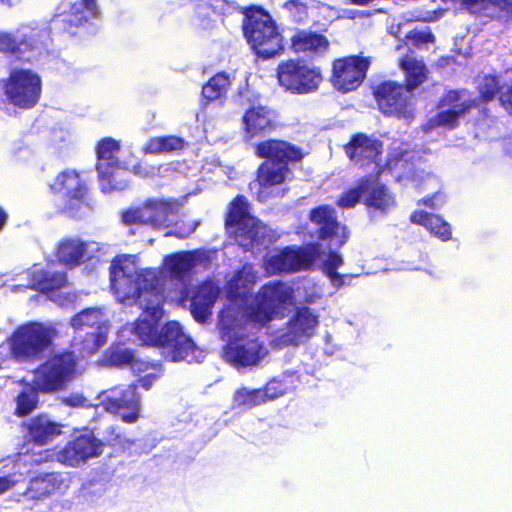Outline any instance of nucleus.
<instances>
[{
	"label": "nucleus",
	"instance_id": "21",
	"mask_svg": "<svg viewBox=\"0 0 512 512\" xmlns=\"http://www.w3.org/2000/svg\"><path fill=\"white\" fill-rule=\"evenodd\" d=\"M276 115L272 109L260 103L253 102L244 112L241 118V130L243 139L250 141L272 131Z\"/></svg>",
	"mask_w": 512,
	"mask_h": 512
},
{
	"label": "nucleus",
	"instance_id": "48",
	"mask_svg": "<svg viewBox=\"0 0 512 512\" xmlns=\"http://www.w3.org/2000/svg\"><path fill=\"white\" fill-rule=\"evenodd\" d=\"M421 202L432 209H438L444 204L445 197L441 193H435L431 197L424 198Z\"/></svg>",
	"mask_w": 512,
	"mask_h": 512
},
{
	"label": "nucleus",
	"instance_id": "59",
	"mask_svg": "<svg viewBox=\"0 0 512 512\" xmlns=\"http://www.w3.org/2000/svg\"><path fill=\"white\" fill-rule=\"evenodd\" d=\"M67 136V132H64V136L62 137V139H65Z\"/></svg>",
	"mask_w": 512,
	"mask_h": 512
},
{
	"label": "nucleus",
	"instance_id": "58",
	"mask_svg": "<svg viewBox=\"0 0 512 512\" xmlns=\"http://www.w3.org/2000/svg\"><path fill=\"white\" fill-rule=\"evenodd\" d=\"M423 38H424V41H428V40H432L433 39V36L429 33H426V34H423Z\"/></svg>",
	"mask_w": 512,
	"mask_h": 512
},
{
	"label": "nucleus",
	"instance_id": "7",
	"mask_svg": "<svg viewBox=\"0 0 512 512\" xmlns=\"http://www.w3.org/2000/svg\"><path fill=\"white\" fill-rule=\"evenodd\" d=\"M71 326L78 334V349L80 355L85 358L107 342L110 324L103 311L99 308H89L81 311L71 319Z\"/></svg>",
	"mask_w": 512,
	"mask_h": 512
},
{
	"label": "nucleus",
	"instance_id": "51",
	"mask_svg": "<svg viewBox=\"0 0 512 512\" xmlns=\"http://www.w3.org/2000/svg\"><path fill=\"white\" fill-rule=\"evenodd\" d=\"M17 481L11 477H0V494L13 487Z\"/></svg>",
	"mask_w": 512,
	"mask_h": 512
},
{
	"label": "nucleus",
	"instance_id": "8",
	"mask_svg": "<svg viewBox=\"0 0 512 512\" xmlns=\"http://www.w3.org/2000/svg\"><path fill=\"white\" fill-rule=\"evenodd\" d=\"M244 33L252 49L263 58L273 57L282 50V38L274 21L261 9L247 16Z\"/></svg>",
	"mask_w": 512,
	"mask_h": 512
},
{
	"label": "nucleus",
	"instance_id": "54",
	"mask_svg": "<svg viewBox=\"0 0 512 512\" xmlns=\"http://www.w3.org/2000/svg\"><path fill=\"white\" fill-rule=\"evenodd\" d=\"M196 226L197 224L196 223H193L189 226L188 229L184 230V231H181V232H178L177 235L180 236V237H187L189 236L191 233L194 232V230L196 229Z\"/></svg>",
	"mask_w": 512,
	"mask_h": 512
},
{
	"label": "nucleus",
	"instance_id": "50",
	"mask_svg": "<svg viewBox=\"0 0 512 512\" xmlns=\"http://www.w3.org/2000/svg\"><path fill=\"white\" fill-rule=\"evenodd\" d=\"M64 402L69 406L77 407V406H84L86 399L84 397H82L81 395L76 394V395H71V396L65 398Z\"/></svg>",
	"mask_w": 512,
	"mask_h": 512
},
{
	"label": "nucleus",
	"instance_id": "28",
	"mask_svg": "<svg viewBox=\"0 0 512 512\" xmlns=\"http://www.w3.org/2000/svg\"><path fill=\"white\" fill-rule=\"evenodd\" d=\"M91 243L79 238H66L59 242L56 256L59 262L74 267L82 264L91 257Z\"/></svg>",
	"mask_w": 512,
	"mask_h": 512
},
{
	"label": "nucleus",
	"instance_id": "45",
	"mask_svg": "<svg viewBox=\"0 0 512 512\" xmlns=\"http://www.w3.org/2000/svg\"><path fill=\"white\" fill-rule=\"evenodd\" d=\"M498 90V82L494 76H485L480 83L479 91L484 101L491 100Z\"/></svg>",
	"mask_w": 512,
	"mask_h": 512
},
{
	"label": "nucleus",
	"instance_id": "38",
	"mask_svg": "<svg viewBox=\"0 0 512 512\" xmlns=\"http://www.w3.org/2000/svg\"><path fill=\"white\" fill-rule=\"evenodd\" d=\"M413 153L405 148H393V152L387 161V167L393 171L399 179L410 177L409 161L413 159Z\"/></svg>",
	"mask_w": 512,
	"mask_h": 512
},
{
	"label": "nucleus",
	"instance_id": "42",
	"mask_svg": "<svg viewBox=\"0 0 512 512\" xmlns=\"http://www.w3.org/2000/svg\"><path fill=\"white\" fill-rule=\"evenodd\" d=\"M366 193V179L359 182V184L344 192L337 201V205L341 208L354 207L361 198L365 200Z\"/></svg>",
	"mask_w": 512,
	"mask_h": 512
},
{
	"label": "nucleus",
	"instance_id": "27",
	"mask_svg": "<svg viewBox=\"0 0 512 512\" xmlns=\"http://www.w3.org/2000/svg\"><path fill=\"white\" fill-rule=\"evenodd\" d=\"M347 156L355 163H376L381 152V144L378 140L365 134H357L345 146Z\"/></svg>",
	"mask_w": 512,
	"mask_h": 512
},
{
	"label": "nucleus",
	"instance_id": "17",
	"mask_svg": "<svg viewBox=\"0 0 512 512\" xmlns=\"http://www.w3.org/2000/svg\"><path fill=\"white\" fill-rule=\"evenodd\" d=\"M257 275L251 265H244L241 270L228 281L227 300L223 309L231 308L236 317H248V293L252 290Z\"/></svg>",
	"mask_w": 512,
	"mask_h": 512
},
{
	"label": "nucleus",
	"instance_id": "22",
	"mask_svg": "<svg viewBox=\"0 0 512 512\" xmlns=\"http://www.w3.org/2000/svg\"><path fill=\"white\" fill-rule=\"evenodd\" d=\"M475 104L466 92L450 91L441 101L442 110L429 121L428 127L452 129L458 124L459 117Z\"/></svg>",
	"mask_w": 512,
	"mask_h": 512
},
{
	"label": "nucleus",
	"instance_id": "4",
	"mask_svg": "<svg viewBox=\"0 0 512 512\" xmlns=\"http://www.w3.org/2000/svg\"><path fill=\"white\" fill-rule=\"evenodd\" d=\"M323 295L321 286L313 284L311 292H306L303 298L296 294L292 285L286 282L274 281L265 284L250 303L248 317L254 324L265 325L283 314L284 310L297 301L314 303Z\"/></svg>",
	"mask_w": 512,
	"mask_h": 512
},
{
	"label": "nucleus",
	"instance_id": "39",
	"mask_svg": "<svg viewBox=\"0 0 512 512\" xmlns=\"http://www.w3.org/2000/svg\"><path fill=\"white\" fill-rule=\"evenodd\" d=\"M229 86V76L226 73H218L203 86L202 95L207 100H216L226 93Z\"/></svg>",
	"mask_w": 512,
	"mask_h": 512
},
{
	"label": "nucleus",
	"instance_id": "46",
	"mask_svg": "<svg viewBox=\"0 0 512 512\" xmlns=\"http://www.w3.org/2000/svg\"><path fill=\"white\" fill-rule=\"evenodd\" d=\"M284 8L288 10L296 20H302L306 17V6L299 0H290L284 4Z\"/></svg>",
	"mask_w": 512,
	"mask_h": 512
},
{
	"label": "nucleus",
	"instance_id": "60",
	"mask_svg": "<svg viewBox=\"0 0 512 512\" xmlns=\"http://www.w3.org/2000/svg\"><path fill=\"white\" fill-rule=\"evenodd\" d=\"M2 366V363H0V367Z\"/></svg>",
	"mask_w": 512,
	"mask_h": 512
},
{
	"label": "nucleus",
	"instance_id": "31",
	"mask_svg": "<svg viewBox=\"0 0 512 512\" xmlns=\"http://www.w3.org/2000/svg\"><path fill=\"white\" fill-rule=\"evenodd\" d=\"M63 425L47 415H39L28 424V437L31 441L45 445L61 435Z\"/></svg>",
	"mask_w": 512,
	"mask_h": 512
},
{
	"label": "nucleus",
	"instance_id": "18",
	"mask_svg": "<svg viewBox=\"0 0 512 512\" xmlns=\"http://www.w3.org/2000/svg\"><path fill=\"white\" fill-rule=\"evenodd\" d=\"M318 316L309 308L297 309L287 326L273 340L276 346H297L310 339L318 326Z\"/></svg>",
	"mask_w": 512,
	"mask_h": 512
},
{
	"label": "nucleus",
	"instance_id": "2",
	"mask_svg": "<svg viewBox=\"0 0 512 512\" xmlns=\"http://www.w3.org/2000/svg\"><path fill=\"white\" fill-rule=\"evenodd\" d=\"M316 260L322 263L334 287L339 288L344 284L343 276L336 272L343 263L342 257L331 250L327 251L320 243L274 249L265 256L263 267L269 275L293 273L308 269Z\"/></svg>",
	"mask_w": 512,
	"mask_h": 512
},
{
	"label": "nucleus",
	"instance_id": "32",
	"mask_svg": "<svg viewBox=\"0 0 512 512\" xmlns=\"http://www.w3.org/2000/svg\"><path fill=\"white\" fill-rule=\"evenodd\" d=\"M219 294L218 287L207 282L199 287L191 300V313L195 320L204 322L211 315L212 306Z\"/></svg>",
	"mask_w": 512,
	"mask_h": 512
},
{
	"label": "nucleus",
	"instance_id": "57",
	"mask_svg": "<svg viewBox=\"0 0 512 512\" xmlns=\"http://www.w3.org/2000/svg\"><path fill=\"white\" fill-rule=\"evenodd\" d=\"M2 2L7 3L9 6L16 4L19 0H1Z\"/></svg>",
	"mask_w": 512,
	"mask_h": 512
},
{
	"label": "nucleus",
	"instance_id": "20",
	"mask_svg": "<svg viewBox=\"0 0 512 512\" xmlns=\"http://www.w3.org/2000/svg\"><path fill=\"white\" fill-rule=\"evenodd\" d=\"M102 450L103 443L91 432L85 431L60 450L57 459L65 465L77 467L91 458L98 457Z\"/></svg>",
	"mask_w": 512,
	"mask_h": 512
},
{
	"label": "nucleus",
	"instance_id": "49",
	"mask_svg": "<svg viewBox=\"0 0 512 512\" xmlns=\"http://www.w3.org/2000/svg\"><path fill=\"white\" fill-rule=\"evenodd\" d=\"M108 443L111 445H119L121 447H126V445L130 444V442L121 436L119 432L116 431L115 428H110V436L107 439Z\"/></svg>",
	"mask_w": 512,
	"mask_h": 512
},
{
	"label": "nucleus",
	"instance_id": "26",
	"mask_svg": "<svg viewBox=\"0 0 512 512\" xmlns=\"http://www.w3.org/2000/svg\"><path fill=\"white\" fill-rule=\"evenodd\" d=\"M25 275L28 278L25 286L41 292L60 289L66 284V275L54 270L52 265H47L46 268L34 265Z\"/></svg>",
	"mask_w": 512,
	"mask_h": 512
},
{
	"label": "nucleus",
	"instance_id": "19",
	"mask_svg": "<svg viewBox=\"0 0 512 512\" xmlns=\"http://www.w3.org/2000/svg\"><path fill=\"white\" fill-rule=\"evenodd\" d=\"M376 99L380 110L387 115L408 119L412 116L410 90L394 82L378 87Z\"/></svg>",
	"mask_w": 512,
	"mask_h": 512
},
{
	"label": "nucleus",
	"instance_id": "55",
	"mask_svg": "<svg viewBox=\"0 0 512 512\" xmlns=\"http://www.w3.org/2000/svg\"><path fill=\"white\" fill-rule=\"evenodd\" d=\"M7 220L6 212L0 207V231L3 229Z\"/></svg>",
	"mask_w": 512,
	"mask_h": 512
},
{
	"label": "nucleus",
	"instance_id": "11",
	"mask_svg": "<svg viewBox=\"0 0 512 512\" xmlns=\"http://www.w3.org/2000/svg\"><path fill=\"white\" fill-rule=\"evenodd\" d=\"M74 352L57 354L49 358L34 373V385L44 392L63 389L78 371Z\"/></svg>",
	"mask_w": 512,
	"mask_h": 512
},
{
	"label": "nucleus",
	"instance_id": "43",
	"mask_svg": "<svg viewBox=\"0 0 512 512\" xmlns=\"http://www.w3.org/2000/svg\"><path fill=\"white\" fill-rule=\"evenodd\" d=\"M26 33L17 31L16 35H12L5 32H0V51L3 52H22L25 43Z\"/></svg>",
	"mask_w": 512,
	"mask_h": 512
},
{
	"label": "nucleus",
	"instance_id": "5",
	"mask_svg": "<svg viewBox=\"0 0 512 512\" xmlns=\"http://www.w3.org/2000/svg\"><path fill=\"white\" fill-rule=\"evenodd\" d=\"M255 153L259 157H265V161L258 170V176L252 183L251 189L255 190L258 198L264 200L271 187L284 182L288 174L285 160L298 161L303 157L299 148L280 140H266L255 147Z\"/></svg>",
	"mask_w": 512,
	"mask_h": 512
},
{
	"label": "nucleus",
	"instance_id": "35",
	"mask_svg": "<svg viewBox=\"0 0 512 512\" xmlns=\"http://www.w3.org/2000/svg\"><path fill=\"white\" fill-rule=\"evenodd\" d=\"M365 204L386 212L395 205L394 197L373 177L366 179Z\"/></svg>",
	"mask_w": 512,
	"mask_h": 512
},
{
	"label": "nucleus",
	"instance_id": "3",
	"mask_svg": "<svg viewBox=\"0 0 512 512\" xmlns=\"http://www.w3.org/2000/svg\"><path fill=\"white\" fill-rule=\"evenodd\" d=\"M231 308L223 309L219 316V329L226 341L224 355L235 366L253 367L259 365L268 355L266 346L247 331L249 317H236Z\"/></svg>",
	"mask_w": 512,
	"mask_h": 512
},
{
	"label": "nucleus",
	"instance_id": "25",
	"mask_svg": "<svg viewBox=\"0 0 512 512\" xmlns=\"http://www.w3.org/2000/svg\"><path fill=\"white\" fill-rule=\"evenodd\" d=\"M110 363L116 366L131 364L132 371L139 377V385L146 390L149 389L153 382L160 376L158 366L135 360L132 352L126 349L113 351L110 355Z\"/></svg>",
	"mask_w": 512,
	"mask_h": 512
},
{
	"label": "nucleus",
	"instance_id": "16",
	"mask_svg": "<svg viewBox=\"0 0 512 512\" xmlns=\"http://www.w3.org/2000/svg\"><path fill=\"white\" fill-rule=\"evenodd\" d=\"M369 64V60L364 57L350 56L336 59L332 66L333 87L342 93L356 90L363 82Z\"/></svg>",
	"mask_w": 512,
	"mask_h": 512
},
{
	"label": "nucleus",
	"instance_id": "15",
	"mask_svg": "<svg viewBox=\"0 0 512 512\" xmlns=\"http://www.w3.org/2000/svg\"><path fill=\"white\" fill-rule=\"evenodd\" d=\"M51 189L66 198L63 209L69 215L80 217L88 210L85 199L87 188L78 172L74 170L61 172L51 184Z\"/></svg>",
	"mask_w": 512,
	"mask_h": 512
},
{
	"label": "nucleus",
	"instance_id": "52",
	"mask_svg": "<svg viewBox=\"0 0 512 512\" xmlns=\"http://www.w3.org/2000/svg\"><path fill=\"white\" fill-rule=\"evenodd\" d=\"M131 171L135 175H138L141 177H149L152 175L150 172L146 171L140 164L133 165V167L131 168Z\"/></svg>",
	"mask_w": 512,
	"mask_h": 512
},
{
	"label": "nucleus",
	"instance_id": "14",
	"mask_svg": "<svg viewBox=\"0 0 512 512\" xmlns=\"http://www.w3.org/2000/svg\"><path fill=\"white\" fill-rule=\"evenodd\" d=\"M100 405L113 414H118L124 422L134 423L139 418L140 399L134 385H120L99 394Z\"/></svg>",
	"mask_w": 512,
	"mask_h": 512
},
{
	"label": "nucleus",
	"instance_id": "37",
	"mask_svg": "<svg viewBox=\"0 0 512 512\" xmlns=\"http://www.w3.org/2000/svg\"><path fill=\"white\" fill-rule=\"evenodd\" d=\"M400 64L405 72L407 88L409 90L417 87L425 80L426 73L424 64L412 55H407L401 60Z\"/></svg>",
	"mask_w": 512,
	"mask_h": 512
},
{
	"label": "nucleus",
	"instance_id": "41",
	"mask_svg": "<svg viewBox=\"0 0 512 512\" xmlns=\"http://www.w3.org/2000/svg\"><path fill=\"white\" fill-rule=\"evenodd\" d=\"M447 3L461 4L469 9L476 10V6L480 5L482 10H499V13L508 15L511 9V2L509 0H443Z\"/></svg>",
	"mask_w": 512,
	"mask_h": 512
},
{
	"label": "nucleus",
	"instance_id": "6",
	"mask_svg": "<svg viewBox=\"0 0 512 512\" xmlns=\"http://www.w3.org/2000/svg\"><path fill=\"white\" fill-rule=\"evenodd\" d=\"M226 226L238 244L245 248L265 247L276 240L271 229L249 214V204L242 196L231 203Z\"/></svg>",
	"mask_w": 512,
	"mask_h": 512
},
{
	"label": "nucleus",
	"instance_id": "40",
	"mask_svg": "<svg viewBox=\"0 0 512 512\" xmlns=\"http://www.w3.org/2000/svg\"><path fill=\"white\" fill-rule=\"evenodd\" d=\"M183 147L184 141L181 138L168 136L150 139L144 150L145 152L156 154L180 150Z\"/></svg>",
	"mask_w": 512,
	"mask_h": 512
},
{
	"label": "nucleus",
	"instance_id": "12",
	"mask_svg": "<svg viewBox=\"0 0 512 512\" xmlns=\"http://www.w3.org/2000/svg\"><path fill=\"white\" fill-rule=\"evenodd\" d=\"M4 89L5 95L13 105L31 108L40 98L42 81L36 72L16 68L10 72Z\"/></svg>",
	"mask_w": 512,
	"mask_h": 512
},
{
	"label": "nucleus",
	"instance_id": "56",
	"mask_svg": "<svg viewBox=\"0 0 512 512\" xmlns=\"http://www.w3.org/2000/svg\"><path fill=\"white\" fill-rule=\"evenodd\" d=\"M427 177H428V182L431 183V184H435L437 185L438 184V181L435 177L433 176H430L429 174H427Z\"/></svg>",
	"mask_w": 512,
	"mask_h": 512
},
{
	"label": "nucleus",
	"instance_id": "24",
	"mask_svg": "<svg viewBox=\"0 0 512 512\" xmlns=\"http://www.w3.org/2000/svg\"><path fill=\"white\" fill-rule=\"evenodd\" d=\"M119 152V144L112 138L101 140L97 146V171L100 175L101 188L103 191L123 189L125 185L112 183L115 179L117 169L116 154Z\"/></svg>",
	"mask_w": 512,
	"mask_h": 512
},
{
	"label": "nucleus",
	"instance_id": "10",
	"mask_svg": "<svg viewBox=\"0 0 512 512\" xmlns=\"http://www.w3.org/2000/svg\"><path fill=\"white\" fill-rule=\"evenodd\" d=\"M56 336L52 326L28 323L20 326L10 337L11 354L20 361L29 360L42 353Z\"/></svg>",
	"mask_w": 512,
	"mask_h": 512
},
{
	"label": "nucleus",
	"instance_id": "29",
	"mask_svg": "<svg viewBox=\"0 0 512 512\" xmlns=\"http://www.w3.org/2000/svg\"><path fill=\"white\" fill-rule=\"evenodd\" d=\"M280 383L272 381L267 384L264 390L246 388L238 389L233 397V404L239 408H252L256 405L264 403L266 400H272L281 395L283 392L278 391Z\"/></svg>",
	"mask_w": 512,
	"mask_h": 512
},
{
	"label": "nucleus",
	"instance_id": "34",
	"mask_svg": "<svg viewBox=\"0 0 512 512\" xmlns=\"http://www.w3.org/2000/svg\"><path fill=\"white\" fill-rule=\"evenodd\" d=\"M410 220L414 224L424 226L432 235L442 241H447L451 238L450 224L438 215L416 210L411 214Z\"/></svg>",
	"mask_w": 512,
	"mask_h": 512
},
{
	"label": "nucleus",
	"instance_id": "13",
	"mask_svg": "<svg viewBox=\"0 0 512 512\" xmlns=\"http://www.w3.org/2000/svg\"><path fill=\"white\" fill-rule=\"evenodd\" d=\"M179 207L180 203L176 199L151 198L141 207L123 212L122 221L127 225L140 223L161 228L169 225L171 216Z\"/></svg>",
	"mask_w": 512,
	"mask_h": 512
},
{
	"label": "nucleus",
	"instance_id": "44",
	"mask_svg": "<svg viewBox=\"0 0 512 512\" xmlns=\"http://www.w3.org/2000/svg\"><path fill=\"white\" fill-rule=\"evenodd\" d=\"M38 403V395L34 389L28 388L23 391L17 398L16 413L20 416L32 412Z\"/></svg>",
	"mask_w": 512,
	"mask_h": 512
},
{
	"label": "nucleus",
	"instance_id": "53",
	"mask_svg": "<svg viewBox=\"0 0 512 512\" xmlns=\"http://www.w3.org/2000/svg\"><path fill=\"white\" fill-rule=\"evenodd\" d=\"M438 17L436 11L426 12L424 15H420L417 17L419 20L423 21H432Z\"/></svg>",
	"mask_w": 512,
	"mask_h": 512
},
{
	"label": "nucleus",
	"instance_id": "23",
	"mask_svg": "<svg viewBox=\"0 0 512 512\" xmlns=\"http://www.w3.org/2000/svg\"><path fill=\"white\" fill-rule=\"evenodd\" d=\"M310 220L318 227L319 238L330 239L335 247H341L349 238L347 227L337 221L335 210L329 206L323 205L311 210Z\"/></svg>",
	"mask_w": 512,
	"mask_h": 512
},
{
	"label": "nucleus",
	"instance_id": "33",
	"mask_svg": "<svg viewBox=\"0 0 512 512\" xmlns=\"http://www.w3.org/2000/svg\"><path fill=\"white\" fill-rule=\"evenodd\" d=\"M98 16V7L96 0H76L70 6L69 11H65L57 17L56 21L67 22L70 25L80 26Z\"/></svg>",
	"mask_w": 512,
	"mask_h": 512
},
{
	"label": "nucleus",
	"instance_id": "30",
	"mask_svg": "<svg viewBox=\"0 0 512 512\" xmlns=\"http://www.w3.org/2000/svg\"><path fill=\"white\" fill-rule=\"evenodd\" d=\"M67 487L65 479L61 474H44L39 475L30 481L25 495L30 499L40 500L49 497L59 490L66 489Z\"/></svg>",
	"mask_w": 512,
	"mask_h": 512
},
{
	"label": "nucleus",
	"instance_id": "47",
	"mask_svg": "<svg viewBox=\"0 0 512 512\" xmlns=\"http://www.w3.org/2000/svg\"><path fill=\"white\" fill-rule=\"evenodd\" d=\"M500 101L502 106L512 114V84L502 88L500 92Z\"/></svg>",
	"mask_w": 512,
	"mask_h": 512
},
{
	"label": "nucleus",
	"instance_id": "36",
	"mask_svg": "<svg viewBox=\"0 0 512 512\" xmlns=\"http://www.w3.org/2000/svg\"><path fill=\"white\" fill-rule=\"evenodd\" d=\"M291 45L295 52L323 53L328 49L327 38L311 31H298L291 38Z\"/></svg>",
	"mask_w": 512,
	"mask_h": 512
},
{
	"label": "nucleus",
	"instance_id": "1",
	"mask_svg": "<svg viewBox=\"0 0 512 512\" xmlns=\"http://www.w3.org/2000/svg\"><path fill=\"white\" fill-rule=\"evenodd\" d=\"M208 256L200 250L172 253L163 258L162 269L143 268L136 255L116 257L110 267L111 286L120 302H137L142 309L137 323L126 325L118 332L122 341L134 336L142 344L162 349L171 361L197 360L198 352L192 340L186 336L178 322L167 323L160 332L157 323L161 319L163 289L167 279L183 281L192 273L206 268Z\"/></svg>",
	"mask_w": 512,
	"mask_h": 512
},
{
	"label": "nucleus",
	"instance_id": "9",
	"mask_svg": "<svg viewBox=\"0 0 512 512\" xmlns=\"http://www.w3.org/2000/svg\"><path fill=\"white\" fill-rule=\"evenodd\" d=\"M277 78L281 87L295 94L313 93L323 81L319 67L292 59L278 65Z\"/></svg>",
	"mask_w": 512,
	"mask_h": 512
}]
</instances>
